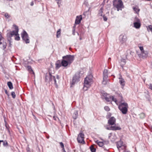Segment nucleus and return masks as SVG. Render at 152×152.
Returning <instances> with one entry per match:
<instances>
[{
    "mask_svg": "<svg viewBox=\"0 0 152 152\" xmlns=\"http://www.w3.org/2000/svg\"><path fill=\"white\" fill-rule=\"evenodd\" d=\"M51 69H49L48 72L47 73L45 76V80L46 82L53 83L56 87H58V85L56 83V78L55 76L52 75L53 73L51 72Z\"/></svg>",
    "mask_w": 152,
    "mask_h": 152,
    "instance_id": "obj_1",
    "label": "nucleus"
},
{
    "mask_svg": "<svg viewBox=\"0 0 152 152\" xmlns=\"http://www.w3.org/2000/svg\"><path fill=\"white\" fill-rule=\"evenodd\" d=\"M13 26L15 27V30L14 31H10L9 33L7 34V37L8 40L10 42L11 40V37L14 35H15L18 34L19 29L18 26L15 25Z\"/></svg>",
    "mask_w": 152,
    "mask_h": 152,
    "instance_id": "obj_2",
    "label": "nucleus"
},
{
    "mask_svg": "<svg viewBox=\"0 0 152 152\" xmlns=\"http://www.w3.org/2000/svg\"><path fill=\"white\" fill-rule=\"evenodd\" d=\"M113 5L117 9L118 11L120 10H121L124 7L123 4L121 0H113Z\"/></svg>",
    "mask_w": 152,
    "mask_h": 152,
    "instance_id": "obj_3",
    "label": "nucleus"
},
{
    "mask_svg": "<svg viewBox=\"0 0 152 152\" xmlns=\"http://www.w3.org/2000/svg\"><path fill=\"white\" fill-rule=\"evenodd\" d=\"M128 106L126 103L124 102L121 103L118 106V108L123 114H125L127 113L128 110Z\"/></svg>",
    "mask_w": 152,
    "mask_h": 152,
    "instance_id": "obj_4",
    "label": "nucleus"
},
{
    "mask_svg": "<svg viewBox=\"0 0 152 152\" xmlns=\"http://www.w3.org/2000/svg\"><path fill=\"white\" fill-rule=\"evenodd\" d=\"M93 77L91 75H89L85 79L84 82V86L87 87H88L91 84L92 81Z\"/></svg>",
    "mask_w": 152,
    "mask_h": 152,
    "instance_id": "obj_5",
    "label": "nucleus"
},
{
    "mask_svg": "<svg viewBox=\"0 0 152 152\" xmlns=\"http://www.w3.org/2000/svg\"><path fill=\"white\" fill-rule=\"evenodd\" d=\"M80 72H77L73 76L72 79V81L71 83L72 85H74L75 84L78 82L80 80Z\"/></svg>",
    "mask_w": 152,
    "mask_h": 152,
    "instance_id": "obj_6",
    "label": "nucleus"
},
{
    "mask_svg": "<svg viewBox=\"0 0 152 152\" xmlns=\"http://www.w3.org/2000/svg\"><path fill=\"white\" fill-rule=\"evenodd\" d=\"M22 38L23 41L25 42L26 44L29 43L30 41L29 39L28 35L27 33L25 30L21 34Z\"/></svg>",
    "mask_w": 152,
    "mask_h": 152,
    "instance_id": "obj_7",
    "label": "nucleus"
},
{
    "mask_svg": "<svg viewBox=\"0 0 152 152\" xmlns=\"http://www.w3.org/2000/svg\"><path fill=\"white\" fill-rule=\"evenodd\" d=\"M62 59L66 61L69 64H71L74 60V56L73 55H67L63 56Z\"/></svg>",
    "mask_w": 152,
    "mask_h": 152,
    "instance_id": "obj_8",
    "label": "nucleus"
},
{
    "mask_svg": "<svg viewBox=\"0 0 152 152\" xmlns=\"http://www.w3.org/2000/svg\"><path fill=\"white\" fill-rule=\"evenodd\" d=\"M141 26V23L140 19L137 16L134 18V27L137 29H139Z\"/></svg>",
    "mask_w": 152,
    "mask_h": 152,
    "instance_id": "obj_9",
    "label": "nucleus"
},
{
    "mask_svg": "<svg viewBox=\"0 0 152 152\" xmlns=\"http://www.w3.org/2000/svg\"><path fill=\"white\" fill-rule=\"evenodd\" d=\"M119 40L121 43L123 44L125 43L127 40V37L125 34H121L119 37Z\"/></svg>",
    "mask_w": 152,
    "mask_h": 152,
    "instance_id": "obj_10",
    "label": "nucleus"
},
{
    "mask_svg": "<svg viewBox=\"0 0 152 152\" xmlns=\"http://www.w3.org/2000/svg\"><path fill=\"white\" fill-rule=\"evenodd\" d=\"M108 70L107 69H104L103 72V81L102 83L104 84H106L107 83V79L108 77L107 76Z\"/></svg>",
    "mask_w": 152,
    "mask_h": 152,
    "instance_id": "obj_11",
    "label": "nucleus"
},
{
    "mask_svg": "<svg viewBox=\"0 0 152 152\" xmlns=\"http://www.w3.org/2000/svg\"><path fill=\"white\" fill-rule=\"evenodd\" d=\"M115 122V119L114 117L110 118L108 121V124L109 125H113L114 124Z\"/></svg>",
    "mask_w": 152,
    "mask_h": 152,
    "instance_id": "obj_12",
    "label": "nucleus"
},
{
    "mask_svg": "<svg viewBox=\"0 0 152 152\" xmlns=\"http://www.w3.org/2000/svg\"><path fill=\"white\" fill-rule=\"evenodd\" d=\"M82 19V17L81 15L77 16L75 21V23L76 24H79L80 23Z\"/></svg>",
    "mask_w": 152,
    "mask_h": 152,
    "instance_id": "obj_13",
    "label": "nucleus"
},
{
    "mask_svg": "<svg viewBox=\"0 0 152 152\" xmlns=\"http://www.w3.org/2000/svg\"><path fill=\"white\" fill-rule=\"evenodd\" d=\"M140 11V9L137 6H136L134 7V11L136 13L138 16L139 15V12Z\"/></svg>",
    "mask_w": 152,
    "mask_h": 152,
    "instance_id": "obj_14",
    "label": "nucleus"
},
{
    "mask_svg": "<svg viewBox=\"0 0 152 152\" xmlns=\"http://www.w3.org/2000/svg\"><path fill=\"white\" fill-rule=\"evenodd\" d=\"M61 64L62 66L64 67H66L68 65L70 64L67 62L66 61L64 60L63 59H62V60L61 61Z\"/></svg>",
    "mask_w": 152,
    "mask_h": 152,
    "instance_id": "obj_15",
    "label": "nucleus"
},
{
    "mask_svg": "<svg viewBox=\"0 0 152 152\" xmlns=\"http://www.w3.org/2000/svg\"><path fill=\"white\" fill-rule=\"evenodd\" d=\"M55 65L56 69H58L62 66L61 61L59 60H58L56 62Z\"/></svg>",
    "mask_w": 152,
    "mask_h": 152,
    "instance_id": "obj_16",
    "label": "nucleus"
},
{
    "mask_svg": "<svg viewBox=\"0 0 152 152\" xmlns=\"http://www.w3.org/2000/svg\"><path fill=\"white\" fill-rule=\"evenodd\" d=\"M123 146V142L120 141L117 142V148L119 149L120 148L122 147Z\"/></svg>",
    "mask_w": 152,
    "mask_h": 152,
    "instance_id": "obj_17",
    "label": "nucleus"
},
{
    "mask_svg": "<svg viewBox=\"0 0 152 152\" xmlns=\"http://www.w3.org/2000/svg\"><path fill=\"white\" fill-rule=\"evenodd\" d=\"M4 39V38L2 37L1 35L0 34V44H3V49H4L6 47V43L5 42H4L3 43L1 42V40L2 39Z\"/></svg>",
    "mask_w": 152,
    "mask_h": 152,
    "instance_id": "obj_18",
    "label": "nucleus"
},
{
    "mask_svg": "<svg viewBox=\"0 0 152 152\" xmlns=\"http://www.w3.org/2000/svg\"><path fill=\"white\" fill-rule=\"evenodd\" d=\"M119 79H120L119 82L120 85L124 86L125 85V81L124 79L121 76Z\"/></svg>",
    "mask_w": 152,
    "mask_h": 152,
    "instance_id": "obj_19",
    "label": "nucleus"
},
{
    "mask_svg": "<svg viewBox=\"0 0 152 152\" xmlns=\"http://www.w3.org/2000/svg\"><path fill=\"white\" fill-rule=\"evenodd\" d=\"M77 140L79 143H85L84 138L82 137H77Z\"/></svg>",
    "mask_w": 152,
    "mask_h": 152,
    "instance_id": "obj_20",
    "label": "nucleus"
},
{
    "mask_svg": "<svg viewBox=\"0 0 152 152\" xmlns=\"http://www.w3.org/2000/svg\"><path fill=\"white\" fill-rule=\"evenodd\" d=\"M126 63V60L123 58L121 59V61L120 62V65L121 67H123V66Z\"/></svg>",
    "mask_w": 152,
    "mask_h": 152,
    "instance_id": "obj_21",
    "label": "nucleus"
},
{
    "mask_svg": "<svg viewBox=\"0 0 152 152\" xmlns=\"http://www.w3.org/2000/svg\"><path fill=\"white\" fill-rule=\"evenodd\" d=\"M141 53L143 58H145L147 56L148 53L146 51H144L141 52Z\"/></svg>",
    "mask_w": 152,
    "mask_h": 152,
    "instance_id": "obj_22",
    "label": "nucleus"
},
{
    "mask_svg": "<svg viewBox=\"0 0 152 152\" xmlns=\"http://www.w3.org/2000/svg\"><path fill=\"white\" fill-rule=\"evenodd\" d=\"M112 130L113 131L120 130L121 129V128L120 127L116 126H112Z\"/></svg>",
    "mask_w": 152,
    "mask_h": 152,
    "instance_id": "obj_23",
    "label": "nucleus"
},
{
    "mask_svg": "<svg viewBox=\"0 0 152 152\" xmlns=\"http://www.w3.org/2000/svg\"><path fill=\"white\" fill-rule=\"evenodd\" d=\"M7 85L10 89H13V86L11 82H8L7 83Z\"/></svg>",
    "mask_w": 152,
    "mask_h": 152,
    "instance_id": "obj_24",
    "label": "nucleus"
},
{
    "mask_svg": "<svg viewBox=\"0 0 152 152\" xmlns=\"http://www.w3.org/2000/svg\"><path fill=\"white\" fill-rule=\"evenodd\" d=\"M78 115V112L77 111H75L73 115V118L74 119H76Z\"/></svg>",
    "mask_w": 152,
    "mask_h": 152,
    "instance_id": "obj_25",
    "label": "nucleus"
},
{
    "mask_svg": "<svg viewBox=\"0 0 152 152\" xmlns=\"http://www.w3.org/2000/svg\"><path fill=\"white\" fill-rule=\"evenodd\" d=\"M90 148L91 151L92 152H96V149L94 147V145H91L90 147Z\"/></svg>",
    "mask_w": 152,
    "mask_h": 152,
    "instance_id": "obj_26",
    "label": "nucleus"
},
{
    "mask_svg": "<svg viewBox=\"0 0 152 152\" xmlns=\"http://www.w3.org/2000/svg\"><path fill=\"white\" fill-rule=\"evenodd\" d=\"M96 142L100 147H102L104 143L102 142H99L97 140Z\"/></svg>",
    "mask_w": 152,
    "mask_h": 152,
    "instance_id": "obj_27",
    "label": "nucleus"
},
{
    "mask_svg": "<svg viewBox=\"0 0 152 152\" xmlns=\"http://www.w3.org/2000/svg\"><path fill=\"white\" fill-rule=\"evenodd\" d=\"M5 122V126L6 127V128L7 130L8 131V132L9 133V134L10 133V127L9 126V125L7 124V122H6V121L5 120L4 121Z\"/></svg>",
    "mask_w": 152,
    "mask_h": 152,
    "instance_id": "obj_28",
    "label": "nucleus"
},
{
    "mask_svg": "<svg viewBox=\"0 0 152 152\" xmlns=\"http://www.w3.org/2000/svg\"><path fill=\"white\" fill-rule=\"evenodd\" d=\"M61 29H59L57 31L56 33V37L57 38H59L61 35Z\"/></svg>",
    "mask_w": 152,
    "mask_h": 152,
    "instance_id": "obj_29",
    "label": "nucleus"
},
{
    "mask_svg": "<svg viewBox=\"0 0 152 152\" xmlns=\"http://www.w3.org/2000/svg\"><path fill=\"white\" fill-rule=\"evenodd\" d=\"M139 115L140 118L143 119L145 117V113H141L140 114H139Z\"/></svg>",
    "mask_w": 152,
    "mask_h": 152,
    "instance_id": "obj_30",
    "label": "nucleus"
},
{
    "mask_svg": "<svg viewBox=\"0 0 152 152\" xmlns=\"http://www.w3.org/2000/svg\"><path fill=\"white\" fill-rule=\"evenodd\" d=\"M1 142L3 143V146L5 147H7V146H8V144L7 142V141H4L3 140V142Z\"/></svg>",
    "mask_w": 152,
    "mask_h": 152,
    "instance_id": "obj_31",
    "label": "nucleus"
},
{
    "mask_svg": "<svg viewBox=\"0 0 152 152\" xmlns=\"http://www.w3.org/2000/svg\"><path fill=\"white\" fill-rule=\"evenodd\" d=\"M27 68L29 72H32L33 74H34V73L33 70H32L31 66H27Z\"/></svg>",
    "mask_w": 152,
    "mask_h": 152,
    "instance_id": "obj_32",
    "label": "nucleus"
},
{
    "mask_svg": "<svg viewBox=\"0 0 152 152\" xmlns=\"http://www.w3.org/2000/svg\"><path fill=\"white\" fill-rule=\"evenodd\" d=\"M105 100L107 102H110L111 101V96H109L108 97H106Z\"/></svg>",
    "mask_w": 152,
    "mask_h": 152,
    "instance_id": "obj_33",
    "label": "nucleus"
},
{
    "mask_svg": "<svg viewBox=\"0 0 152 152\" xmlns=\"http://www.w3.org/2000/svg\"><path fill=\"white\" fill-rule=\"evenodd\" d=\"M15 39L17 41L19 40L20 38L19 34L18 33V34H17V35H15Z\"/></svg>",
    "mask_w": 152,
    "mask_h": 152,
    "instance_id": "obj_34",
    "label": "nucleus"
},
{
    "mask_svg": "<svg viewBox=\"0 0 152 152\" xmlns=\"http://www.w3.org/2000/svg\"><path fill=\"white\" fill-rule=\"evenodd\" d=\"M55 1H56L58 7H60V4H61L62 0H55Z\"/></svg>",
    "mask_w": 152,
    "mask_h": 152,
    "instance_id": "obj_35",
    "label": "nucleus"
},
{
    "mask_svg": "<svg viewBox=\"0 0 152 152\" xmlns=\"http://www.w3.org/2000/svg\"><path fill=\"white\" fill-rule=\"evenodd\" d=\"M147 29L148 31H151L152 32V26L149 25L148 27H147Z\"/></svg>",
    "mask_w": 152,
    "mask_h": 152,
    "instance_id": "obj_36",
    "label": "nucleus"
},
{
    "mask_svg": "<svg viewBox=\"0 0 152 152\" xmlns=\"http://www.w3.org/2000/svg\"><path fill=\"white\" fill-rule=\"evenodd\" d=\"M78 137H82L84 138V134L82 132H81L80 134H79Z\"/></svg>",
    "mask_w": 152,
    "mask_h": 152,
    "instance_id": "obj_37",
    "label": "nucleus"
},
{
    "mask_svg": "<svg viewBox=\"0 0 152 152\" xmlns=\"http://www.w3.org/2000/svg\"><path fill=\"white\" fill-rule=\"evenodd\" d=\"M103 9V8L102 7H101L100 10H99V13L98 15H100V16H102V10Z\"/></svg>",
    "mask_w": 152,
    "mask_h": 152,
    "instance_id": "obj_38",
    "label": "nucleus"
},
{
    "mask_svg": "<svg viewBox=\"0 0 152 152\" xmlns=\"http://www.w3.org/2000/svg\"><path fill=\"white\" fill-rule=\"evenodd\" d=\"M11 95L13 99H15L16 97V94L14 91L11 92Z\"/></svg>",
    "mask_w": 152,
    "mask_h": 152,
    "instance_id": "obj_39",
    "label": "nucleus"
},
{
    "mask_svg": "<svg viewBox=\"0 0 152 152\" xmlns=\"http://www.w3.org/2000/svg\"><path fill=\"white\" fill-rule=\"evenodd\" d=\"M104 109L107 111H109L110 110L109 107L107 106H105L104 107Z\"/></svg>",
    "mask_w": 152,
    "mask_h": 152,
    "instance_id": "obj_40",
    "label": "nucleus"
},
{
    "mask_svg": "<svg viewBox=\"0 0 152 152\" xmlns=\"http://www.w3.org/2000/svg\"><path fill=\"white\" fill-rule=\"evenodd\" d=\"M4 16L5 17L7 18H9L10 17V15L8 14V13H6L5 14Z\"/></svg>",
    "mask_w": 152,
    "mask_h": 152,
    "instance_id": "obj_41",
    "label": "nucleus"
},
{
    "mask_svg": "<svg viewBox=\"0 0 152 152\" xmlns=\"http://www.w3.org/2000/svg\"><path fill=\"white\" fill-rule=\"evenodd\" d=\"M111 98L112 99V100L113 101L115 102H116L117 101V100H116V99H115L114 98V96H111Z\"/></svg>",
    "mask_w": 152,
    "mask_h": 152,
    "instance_id": "obj_42",
    "label": "nucleus"
},
{
    "mask_svg": "<svg viewBox=\"0 0 152 152\" xmlns=\"http://www.w3.org/2000/svg\"><path fill=\"white\" fill-rule=\"evenodd\" d=\"M60 146L62 148H64V144L62 142H59Z\"/></svg>",
    "mask_w": 152,
    "mask_h": 152,
    "instance_id": "obj_43",
    "label": "nucleus"
},
{
    "mask_svg": "<svg viewBox=\"0 0 152 152\" xmlns=\"http://www.w3.org/2000/svg\"><path fill=\"white\" fill-rule=\"evenodd\" d=\"M139 48H140V50L141 51V52H142L143 51H144L143 47L140 46V47H139Z\"/></svg>",
    "mask_w": 152,
    "mask_h": 152,
    "instance_id": "obj_44",
    "label": "nucleus"
},
{
    "mask_svg": "<svg viewBox=\"0 0 152 152\" xmlns=\"http://www.w3.org/2000/svg\"><path fill=\"white\" fill-rule=\"evenodd\" d=\"M112 126H111L110 127H107L106 128V129H107V130H112Z\"/></svg>",
    "mask_w": 152,
    "mask_h": 152,
    "instance_id": "obj_45",
    "label": "nucleus"
},
{
    "mask_svg": "<svg viewBox=\"0 0 152 152\" xmlns=\"http://www.w3.org/2000/svg\"><path fill=\"white\" fill-rule=\"evenodd\" d=\"M103 96L105 98H106V97H108L109 96V95L107 94H104L103 95Z\"/></svg>",
    "mask_w": 152,
    "mask_h": 152,
    "instance_id": "obj_46",
    "label": "nucleus"
},
{
    "mask_svg": "<svg viewBox=\"0 0 152 152\" xmlns=\"http://www.w3.org/2000/svg\"><path fill=\"white\" fill-rule=\"evenodd\" d=\"M103 18L104 20V21H106L107 20V17L105 16L104 15L103 16Z\"/></svg>",
    "mask_w": 152,
    "mask_h": 152,
    "instance_id": "obj_47",
    "label": "nucleus"
},
{
    "mask_svg": "<svg viewBox=\"0 0 152 152\" xmlns=\"http://www.w3.org/2000/svg\"><path fill=\"white\" fill-rule=\"evenodd\" d=\"M111 116V114L110 113H107V118H108Z\"/></svg>",
    "mask_w": 152,
    "mask_h": 152,
    "instance_id": "obj_48",
    "label": "nucleus"
},
{
    "mask_svg": "<svg viewBox=\"0 0 152 152\" xmlns=\"http://www.w3.org/2000/svg\"><path fill=\"white\" fill-rule=\"evenodd\" d=\"M103 142H103L104 143V144H108L109 143V141L108 140L104 141Z\"/></svg>",
    "mask_w": 152,
    "mask_h": 152,
    "instance_id": "obj_49",
    "label": "nucleus"
},
{
    "mask_svg": "<svg viewBox=\"0 0 152 152\" xmlns=\"http://www.w3.org/2000/svg\"><path fill=\"white\" fill-rule=\"evenodd\" d=\"M75 29L74 28L73 29V31H72V34L74 35H75Z\"/></svg>",
    "mask_w": 152,
    "mask_h": 152,
    "instance_id": "obj_50",
    "label": "nucleus"
},
{
    "mask_svg": "<svg viewBox=\"0 0 152 152\" xmlns=\"http://www.w3.org/2000/svg\"><path fill=\"white\" fill-rule=\"evenodd\" d=\"M5 92L7 95L8 96L9 95L6 89H5Z\"/></svg>",
    "mask_w": 152,
    "mask_h": 152,
    "instance_id": "obj_51",
    "label": "nucleus"
},
{
    "mask_svg": "<svg viewBox=\"0 0 152 152\" xmlns=\"http://www.w3.org/2000/svg\"><path fill=\"white\" fill-rule=\"evenodd\" d=\"M147 99L148 101H150L151 99H150V98L149 97V95H148V97H147Z\"/></svg>",
    "mask_w": 152,
    "mask_h": 152,
    "instance_id": "obj_52",
    "label": "nucleus"
},
{
    "mask_svg": "<svg viewBox=\"0 0 152 152\" xmlns=\"http://www.w3.org/2000/svg\"><path fill=\"white\" fill-rule=\"evenodd\" d=\"M149 88L151 90H152V84H150L149 86Z\"/></svg>",
    "mask_w": 152,
    "mask_h": 152,
    "instance_id": "obj_53",
    "label": "nucleus"
},
{
    "mask_svg": "<svg viewBox=\"0 0 152 152\" xmlns=\"http://www.w3.org/2000/svg\"><path fill=\"white\" fill-rule=\"evenodd\" d=\"M57 118V117H56L55 116H54L53 117V118L54 120H56V118Z\"/></svg>",
    "mask_w": 152,
    "mask_h": 152,
    "instance_id": "obj_54",
    "label": "nucleus"
},
{
    "mask_svg": "<svg viewBox=\"0 0 152 152\" xmlns=\"http://www.w3.org/2000/svg\"><path fill=\"white\" fill-rule=\"evenodd\" d=\"M34 2L33 1H31V3L30 5L31 6H33L34 5Z\"/></svg>",
    "mask_w": 152,
    "mask_h": 152,
    "instance_id": "obj_55",
    "label": "nucleus"
},
{
    "mask_svg": "<svg viewBox=\"0 0 152 152\" xmlns=\"http://www.w3.org/2000/svg\"><path fill=\"white\" fill-rule=\"evenodd\" d=\"M56 78L57 79H59V76L58 75H56Z\"/></svg>",
    "mask_w": 152,
    "mask_h": 152,
    "instance_id": "obj_56",
    "label": "nucleus"
},
{
    "mask_svg": "<svg viewBox=\"0 0 152 152\" xmlns=\"http://www.w3.org/2000/svg\"><path fill=\"white\" fill-rule=\"evenodd\" d=\"M128 52H129L130 53V54L131 55H132V53H133L132 51H131L130 50H129Z\"/></svg>",
    "mask_w": 152,
    "mask_h": 152,
    "instance_id": "obj_57",
    "label": "nucleus"
},
{
    "mask_svg": "<svg viewBox=\"0 0 152 152\" xmlns=\"http://www.w3.org/2000/svg\"><path fill=\"white\" fill-rule=\"evenodd\" d=\"M62 150H63L64 152H66L65 151V149L64 148H64H62Z\"/></svg>",
    "mask_w": 152,
    "mask_h": 152,
    "instance_id": "obj_58",
    "label": "nucleus"
},
{
    "mask_svg": "<svg viewBox=\"0 0 152 152\" xmlns=\"http://www.w3.org/2000/svg\"><path fill=\"white\" fill-rule=\"evenodd\" d=\"M124 152H130L129 151H128L127 150H125L124 151Z\"/></svg>",
    "mask_w": 152,
    "mask_h": 152,
    "instance_id": "obj_59",
    "label": "nucleus"
},
{
    "mask_svg": "<svg viewBox=\"0 0 152 152\" xmlns=\"http://www.w3.org/2000/svg\"><path fill=\"white\" fill-rule=\"evenodd\" d=\"M73 151V152H78L77 151L75 150H74Z\"/></svg>",
    "mask_w": 152,
    "mask_h": 152,
    "instance_id": "obj_60",
    "label": "nucleus"
},
{
    "mask_svg": "<svg viewBox=\"0 0 152 152\" xmlns=\"http://www.w3.org/2000/svg\"><path fill=\"white\" fill-rule=\"evenodd\" d=\"M27 152H28V151H30V150H29V148H27Z\"/></svg>",
    "mask_w": 152,
    "mask_h": 152,
    "instance_id": "obj_61",
    "label": "nucleus"
},
{
    "mask_svg": "<svg viewBox=\"0 0 152 152\" xmlns=\"http://www.w3.org/2000/svg\"><path fill=\"white\" fill-rule=\"evenodd\" d=\"M80 40H81L82 39V38H81V37H80Z\"/></svg>",
    "mask_w": 152,
    "mask_h": 152,
    "instance_id": "obj_62",
    "label": "nucleus"
},
{
    "mask_svg": "<svg viewBox=\"0 0 152 152\" xmlns=\"http://www.w3.org/2000/svg\"><path fill=\"white\" fill-rule=\"evenodd\" d=\"M110 58H108V61H109L110 60Z\"/></svg>",
    "mask_w": 152,
    "mask_h": 152,
    "instance_id": "obj_63",
    "label": "nucleus"
},
{
    "mask_svg": "<svg viewBox=\"0 0 152 152\" xmlns=\"http://www.w3.org/2000/svg\"><path fill=\"white\" fill-rule=\"evenodd\" d=\"M28 152H30V151H28Z\"/></svg>",
    "mask_w": 152,
    "mask_h": 152,
    "instance_id": "obj_64",
    "label": "nucleus"
}]
</instances>
